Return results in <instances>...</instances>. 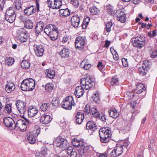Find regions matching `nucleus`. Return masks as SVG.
Returning a JSON list of instances; mask_svg holds the SVG:
<instances>
[{
	"label": "nucleus",
	"instance_id": "c03bdc74",
	"mask_svg": "<svg viewBox=\"0 0 157 157\" xmlns=\"http://www.w3.org/2000/svg\"><path fill=\"white\" fill-rule=\"evenodd\" d=\"M151 65V62L149 60H145L144 61L142 66L144 67V68L148 70Z\"/></svg>",
	"mask_w": 157,
	"mask_h": 157
},
{
	"label": "nucleus",
	"instance_id": "58836bf2",
	"mask_svg": "<svg viewBox=\"0 0 157 157\" xmlns=\"http://www.w3.org/2000/svg\"><path fill=\"white\" fill-rule=\"evenodd\" d=\"M16 32V38H18L19 36H20L21 37H23L24 36H27L26 33L24 31H23V30L22 29L17 30Z\"/></svg>",
	"mask_w": 157,
	"mask_h": 157
},
{
	"label": "nucleus",
	"instance_id": "9d476101",
	"mask_svg": "<svg viewBox=\"0 0 157 157\" xmlns=\"http://www.w3.org/2000/svg\"><path fill=\"white\" fill-rule=\"evenodd\" d=\"M117 17V20L121 22L124 23L126 21V16L123 11V9L117 10L116 13Z\"/></svg>",
	"mask_w": 157,
	"mask_h": 157
},
{
	"label": "nucleus",
	"instance_id": "13d9d810",
	"mask_svg": "<svg viewBox=\"0 0 157 157\" xmlns=\"http://www.w3.org/2000/svg\"><path fill=\"white\" fill-rule=\"evenodd\" d=\"M91 108L90 106H89L87 104L86 105L84 108V111L85 113H86L87 114L90 113Z\"/></svg>",
	"mask_w": 157,
	"mask_h": 157
},
{
	"label": "nucleus",
	"instance_id": "f8f14e48",
	"mask_svg": "<svg viewBox=\"0 0 157 157\" xmlns=\"http://www.w3.org/2000/svg\"><path fill=\"white\" fill-rule=\"evenodd\" d=\"M123 151V148L122 146H116L111 152V155L113 157L118 156L121 155Z\"/></svg>",
	"mask_w": 157,
	"mask_h": 157
},
{
	"label": "nucleus",
	"instance_id": "5701e85b",
	"mask_svg": "<svg viewBox=\"0 0 157 157\" xmlns=\"http://www.w3.org/2000/svg\"><path fill=\"white\" fill-rule=\"evenodd\" d=\"M84 119V114L80 112H77L75 117L76 123L81 124Z\"/></svg>",
	"mask_w": 157,
	"mask_h": 157
},
{
	"label": "nucleus",
	"instance_id": "423d86ee",
	"mask_svg": "<svg viewBox=\"0 0 157 157\" xmlns=\"http://www.w3.org/2000/svg\"><path fill=\"white\" fill-rule=\"evenodd\" d=\"M26 103L22 101L17 100L15 103L17 110L21 114L24 115L27 113L28 108L26 106Z\"/></svg>",
	"mask_w": 157,
	"mask_h": 157
},
{
	"label": "nucleus",
	"instance_id": "864d4df0",
	"mask_svg": "<svg viewBox=\"0 0 157 157\" xmlns=\"http://www.w3.org/2000/svg\"><path fill=\"white\" fill-rule=\"evenodd\" d=\"M83 63V61L80 64V65L83 68V69L85 70H88L90 68V67L91 66V65L90 64H84L83 66H82V63Z\"/></svg>",
	"mask_w": 157,
	"mask_h": 157
},
{
	"label": "nucleus",
	"instance_id": "79ce46f5",
	"mask_svg": "<svg viewBox=\"0 0 157 157\" xmlns=\"http://www.w3.org/2000/svg\"><path fill=\"white\" fill-rule=\"evenodd\" d=\"M62 5V0H55V9H59Z\"/></svg>",
	"mask_w": 157,
	"mask_h": 157
},
{
	"label": "nucleus",
	"instance_id": "f3484780",
	"mask_svg": "<svg viewBox=\"0 0 157 157\" xmlns=\"http://www.w3.org/2000/svg\"><path fill=\"white\" fill-rule=\"evenodd\" d=\"M44 27V24L42 21L38 22L35 29V32L38 35L42 31Z\"/></svg>",
	"mask_w": 157,
	"mask_h": 157
},
{
	"label": "nucleus",
	"instance_id": "603ef678",
	"mask_svg": "<svg viewBox=\"0 0 157 157\" xmlns=\"http://www.w3.org/2000/svg\"><path fill=\"white\" fill-rule=\"evenodd\" d=\"M126 95L128 99H132L134 96V93L132 91H128L127 92Z\"/></svg>",
	"mask_w": 157,
	"mask_h": 157
},
{
	"label": "nucleus",
	"instance_id": "dca6fc26",
	"mask_svg": "<svg viewBox=\"0 0 157 157\" xmlns=\"http://www.w3.org/2000/svg\"><path fill=\"white\" fill-rule=\"evenodd\" d=\"M52 119V118L49 115L43 114L40 119V122L42 124H47L50 123Z\"/></svg>",
	"mask_w": 157,
	"mask_h": 157
},
{
	"label": "nucleus",
	"instance_id": "20e7f679",
	"mask_svg": "<svg viewBox=\"0 0 157 157\" xmlns=\"http://www.w3.org/2000/svg\"><path fill=\"white\" fill-rule=\"evenodd\" d=\"M95 79L92 78L88 77L82 78L80 80L81 84L84 86V88L88 90L94 85Z\"/></svg>",
	"mask_w": 157,
	"mask_h": 157
},
{
	"label": "nucleus",
	"instance_id": "f257e3e1",
	"mask_svg": "<svg viewBox=\"0 0 157 157\" xmlns=\"http://www.w3.org/2000/svg\"><path fill=\"white\" fill-rule=\"evenodd\" d=\"M35 82L34 79L28 78L24 79L21 82V89L24 91L32 90L35 88Z\"/></svg>",
	"mask_w": 157,
	"mask_h": 157
},
{
	"label": "nucleus",
	"instance_id": "7c9ffc66",
	"mask_svg": "<svg viewBox=\"0 0 157 157\" xmlns=\"http://www.w3.org/2000/svg\"><path fill=\"white\" fill-rule=\"evenodd\" d=\"M27 138L30 143L34 144L36 142L35 136L31 133L29 132L28 134Z\"/></svg>",
	"mask_w": 157,
	"mask_h": 157
},
{
	"label": "nucleus",
	"instance_id": "5fc2aeb1",
	"mask_svg": "<svg viewBox=\"0 0 157 157\" xmlns=\"http://www.w3.org/2000/svg\"><path fill=\"white\" fill-rule=\"evenodd\" d=\"M47 151V148L45 146H44L41 147V153H40L44 155L46 154Z\"/></svg>",
	"mask_w": 157,
	"mask_h": 157
},
{
	"label": "nucleus",
	"instance_id": "2f4dec72",
	"mask_svg": "<svg viewBox=\"0 0 157 157\" xmlns=\"http://www.w3.org/2000/svg\"><path fill=\"white\" fill-rule=\"evenodd\" d=\"M14 59L10 57H6L5 61V64L8 66L12 65L14 62Z\"/></svg>",
	"mask_w": 157,
	"mask_h": 157
},
{
	"label": "nucleus",
	"instance_id": "ddd939ff",
	"mask_svg": "<svg viewBox=\"0 0 157 157\" xmlns=\"http://www.w3.org/2000/svg\"><path fill=\"white\" fill-rule=\"evenodd\" d=\"M57 30H58L57 28L55 25L49 24L46 26L44 29V32L48 36Z\"/></svg>",
	"mask_w": 157,
	"mask_h": 157
},
{
	"label": "nucleus",
	"instance_id": "e433bc0d",
	"mask_svg": "<svg viewBox=\"0 0 157 157\" xmlns=\"http://www.w3.org/2000/svg\"><path fill=\"white\" fill-rule=\"evenodd\" d=\"M45 90L48 92H50L53 89L54 85L52 83H48L44 86Z\"/></svg>",
	"mask_w": 157,
	"mask_h": 157
},
{
	"label": "nucleus",
	"instance_id": "680f3d73",
	"mask_svg": "<svg viewBox=\"0 0 157 157\" xmlns=\"http://www.w3.org/2000/svg\"><path fill=\"white\" fill-rule=\"evenodd\" d=\"M118 81V78L116 77H113L112 78L110 82L111 85H113L115 83H117Z\"/></svg>",
	"mask_w": 157,
	"mask_h": 157
},
{
	"label": "nucleus",
	"instance_id": "393cba45",
	"mask_svg": "<svg viewBox=\"0 0 157 157\" xmlns=\"http://www.w3.org/2000/svg\"><path fill=\"white\" fill-rule=\"evenodd\" d=\"M27 113L29 117H32L34 116L38 113V110L36 108L33 107L29 108L27 109Z\"/></svg>",
	"mask_w": 157,
	"mask_h": 157
},
{
	"label": "nucleus",
	"instance_id": "a19ab883",
	"mask_svg": "<svg viewBox=\"0 0 157 157\" xmlns=\"http://www.w3.org/2000/svg\"><path fill=\"white\" fill-rule=\"evenodd\" d=\"M58 30L55 31L53 33L49 34L48 36H49V38L53 40H56L58 38Z\"/></svg>",
	"mask_w": 157,
	"mask_h": 157
},
{
	"label": "nucleus",
	"instance_id": "3c124183",
	"mask_svg": "<svg viewBox=\"0 0 157 157\" xmlns=\"http://www.w3.org/2000/svg\"><path fill=\"white\" fill-rule=\"evenodd\" d=\"M100 138L101 142L102 143H108L110 140V139L109 138L103 137V136L102 137L101 136H100Z\"/></svg>",
	"mask_w": 157,
	"mask_h": 157
},
{
	"label": "nucleus",
	"instance_id": "f704fd0d",
	"mask_svg": "<svg viewBox=\"0 0 157 157\" xmlns=\"http://www.w3.org/2000/svg\"><path fill=\"white\" fill-rule=\"evenodd\" d=\"M4 109L5 112L8 113H10L12 111V104L10 103H6Z\"/></svg>",
	"mask_w": 157,
	"mask_h": 157
},
{
	"label": "nucleus",
	"instance_id": "f03ea898",
	"mask_svg": "<svg viewBox=\"0 0 157 157\" xmlns=\"http://www.w3.org/2000/svg\"><path fill=\"white\" fill-rule=\"evenodd\" d=\"M132 44L134 47L141 48L145 44V37L141 35H135L132 38Z\"/></svg>",
	"mask_w": 157,
	"mask_h": 157
},
{
	"label": "nucleus",
	"instance_id": "473e14b6",
	"mask_svg": "<svg viewBox=\"0 0 157 157\" xmlns=\"http://www.w3.org/2000/svg\"><path fill=\"white\" fill-rule=\"evenodd\" d=\"M69 144L68 141L64 138L59 148L62 149V150H64L67 149L69 146Z\"/></svg>",
	"mask_w": 157,
	"mask_h": 157
},
{
	"label": "nucleus",
	"instance_id": "cd10ccee",
	"mask_svg": "<svg viewBox=\"0 0 157 157\" xmlns=\"http://www.w3.org/2000/svg\"><path fill=\"white\" fill-rule=\"evenodd\" d=\"M70 12L68 8L61 9L59 10V14L61 16L67 17L70 15Z\"/></svg>",
	"mask_w": 157,
	"mask_h": 157
},
{
	"label": "nucleus",
	"instance_id": "6e6552de",
	"mask_svg": "<svg viewBox=\"0 0 157 157\" xmlns=\"http://www.w3.org/2000/svg\"><path fill=\"white\" fill-rule=\"evenodd\" d=\"M85 38L83 36H78L75 40V46L76 48L81 49L83 48L85 42Z\"/></svg>",
	"mask_w": 157,
	"mask_h": 157
},
{
	"label": "nucleus",
	"instance_id": "de8ad7c7",
	"mask_svg": "<svg viewBox=\"0 0 157 157\" xmlns=\"http://www.w3.org/2000/svg\"><path fill=\"white\" fill-rule=\"evenodd\" d=\"M113 25V23L109 21L105 25V30L107 32H109L111 30V27Z\"/></svg>",
	"mask_w": 157,
	"mask_h": 157
},
{
	"label": "nucleus",
	"instance_id": "c756f323",
	"mask_svg": "<svg viewBox=\"0 0 157 157\" xmlns=\"http://www.w3.org/2000/svg\"><path fill=\"white\" fill-rule=\"evenodd\" d=\"M90 113L96 117H100L99 113L98 112L96 108L95 107L91 108Z\"/></svg>",
	"mask_w": 157,
	"mask_h": 157
},
{
	"label": "nucleus",
	"instance_id": "a18cd8bd",
	"mask_svg": "<svg viewBox=\"0 0 157 157\" xmlns=\"http://www.w3.org/2000/svg\"><path fill=\"white\" fill-rule=\"evenodd\" d=\"M55 0H47V2L49 7L53 9H55Z\"/></svg>",
	"mask_w": 157,
	"mask_h": 157
},
{
	"label": "nucleus",
	"instance_id": "774afa93",
	"mask_svg": "<svg viewBox=\"0 0 157 157\" xmlns=\"http://www.w3.org/2000/svg\"><path fill=\"white\" fill-rule=\"evenodd\" d=\"M70 155L71 157H76L77 155V153L75 151H73L70 154Z\"/></svg>",
	"mask_w": 157,
	"mask_h": 157
},
{
	"label": "nucleus",
	"instance_id": "8fccbe9b",
	"mask_svg": "<svg viewBox=\"0 0 157 157\" xmlns=\"http://www.w3.org/2000/svg\"><path fill=\"white\" fill-rule=\"evenodd\" d=\"M52 105L56 107L59 106V101L56 98H54L52 100Z\"/></svg>",
	"mask_w": 157,
	"mask_h": 157
},
{
	"label": "nucleus",
	"instance_id": "0e129e2a",
	"mask_svg": "<svg viewBox=\"0 0 157 157\" xmlns=\"http://www.w3.org/2000/svg\"><path fill=\"white\" fill-rule=\"evenodd\" d=\"M67 153L68 155H70V154L73 151V147L71 146H68L67 148Z\"/></svg>",
	"mask_w": 157,
	"mask_h": 157
},
{
	"label": "nucleus",
	"instance_id": "2eb2a0df",
	"mask_svg": "<svg viewBox=\"0 0 157 157\" xmlns=\"http://www.w3.org/2000/svg\"><path fill=\"white\" fill-rule=\"evenodd\" d=\"M35 6L33 5L28 6L24 10L23 12L26 15H31L36 11Z\"/></svg>",
	"mask_w": 157,
	"mask_h": 157
},
{
	"label": "nucleus",
	"instance_id": "49530a36",
	"mask_svg": "<svg viewBox=\"0 0 157 157\" xmlns=\"http://www.w3.org/2000/svg\"><path fill=\"white\" fill-rule=\"evenodd\" d=\"M89 10L91 14L93 15L96 14L98 13V10L95 6H93L90 8Z\"/></svg>",
	"mask_w": 157,
	"mask_h": 157
},
{
	"label": "nucleus",
	"instance_id": "b1692460",
	"mask_svg": "<svg viewBox=\"0 0 157 157\" xmlns=\"http://www.w3.org/2000/svg\"><path fill=\"white\" fill-rule=\"evenodd\" d=\"M59 54L62 58H65L69 56L70 52L68 49L64 48L60 51Z\"/></svg>",
	"mask_w": 157,
	"mask_h": 157
},
{
	"label": "nucleus",
	"instance_id": "6e6d98bb",
	"mask_svg": "<svg viewBox=\"0 0 157 157\" xmlns=\"http://www.w3.org/2000/svg\"><path fill=\"white\" fill-rule=\"evenodd\" d=\"M123 66L126 67L128 65V63L127 62V59L125 58H122L121 59Z\"/></svg>",
	"mask_w": 157,
	"mask_h": 157
},
{
	"label": "nucleus",
	"instance_id": "4d7b16f0",
	"mask_svg": "<svg viewBox=\"0 0 157 157\" xmlns=\"http://www.w3.org/2000/svg\"><path fill=\"white\" fill-rule=\"evenodd\" d=\"M71 3L75 8L78 7L79 5V1L78 0H71Z\"/></svg>",
	"mask_w": 157,
	"mask_h": 157
},
{
	"label": "nucleus",
	"instance_id": "7ed1b4c3",
	"mask_svg": "<svg viewBox=\"0 0 157 157\" xmlns=\"http://www.w3.org/2000/svg\"><path fill=\"white\" fill-rule=\"evenodd\" d=\"M61 105L63 108L66 109L71 110L72 106L75 105L73 97L71 96L67 97L61 103Z\"/></svg>",
	"mask_w": 157,
	"mask_h": 157
},
{
	"label": "nucleus",
	"instance_id": "bb28decb",
	"mask_svg": "<svg viewBox=\"0 0 157 157\" xmlns=\"http://www.w3.org/2000/svg\"><path fill=\"white\" fill-rule=\"evenodd\" d=\"M108 112L110 117L113 118H117L119 115L117 110L114 108L110 109Z\"/></svg>",
	"mask_w": 157,
	"mask_h": 157
},
{
	"label": "nucleus",
	"instance_id": "9b49d317",
	"mask_svg": "<svg viewBox=\"0 0 157 157\" xmlns=\"http://www.w3.org/2000/svg\"><path fill=\"white\" fill-rule=\"evenodd\" d=\"M109 129L108 127L100 129L99 131V136H102V137L103 136L110 139L111 132L109 130Z\"/></svg>",
	"mask_w": 157,
	"mask_h": 157
},
{
	"label": "nucleus",
	"instance_id": "09e8293b",
	"mask_svg": "<svg viewBox=\"0 0 157 157\" xmlns=\"http://www.w3.org/2000/svg\"><path fill=\"white\" fill-rule=\"evenodd\" d=\"M50 106V104L48 103L42 104L41 105L40 108L43 111H46L48 107Z\"/></svg>",
	"mask_w": 157,
	"mask_h": 157
},
{
	"label": "nucleus",
	"instance_id": "0eeeda50",
	"mask_svg": "<svg viewBox=\"0 0 157 157\" xmlns=\"http://www.w3.org/2000/svg\"><path fill=\"white\" fill-rule=\"evenodd\" d=\"M33 50L35 55L38 57H40L43 55L44 51L43 45L34 44L33 46Z\"/></svg>",
	"mask_w": 157,
	"mask_h": 157
},
{
	"label": "nucleus",
	"instance_id": "1a4fd4ad",
	"mask_svg": "<svg viewBox=\"0 0 157 157\" xmlns=\"http://www.w3.org/2000/svg\"><path fill=\"white\" fill-rule=\"evenodd\" d=\"M16 127L19 128L21 131H25L26 128L25 122L22 119L18 120L16 123L14 122V127H13V128H15Z\"/></svg>",
	"mask_w": 157,
	"mask_h": 157
},
{
	"label": "nucleus",
	"instance_id": "4be33fe9",
	"mask_svg": "<svg viewBox=\"0 0 157 157\" xmlns=\"http://www.w3.org/2000/svg\"><path fill=\"white\" fill-rule=\"evenodd\" d=\"M146 88L144 85L143 84L140 83L137 84L135 92L137 94H140L144 92L145 94H146Z\"/></svg>",
	"mask_w": 157,
	"mask_h": 157
},
{
	"label": "nucleus",
	"instance_id": "c85d7f7f",
	"mask_svg": "<svg viewBox=\"0 0 157 157\" xmlns=\"http://www.w3.org/2000/svg\"><path fill=\"white\" fill-rule=\"evenodd\" d=\"M45 74L50 78H53L55 76V71L51 69H48L46 70Z\"/></svg>",
	"mask_w": 157,
	"mask_h": 157
},
{
	"label": "nucleus",
	"instance_id": "69168bd1",
	"mask_svg": "<svg viewBox=\"0 0 157 157\" xmlns=\"http://www.w3.org/2000/svg\"><path fill=\"white\" fill-rule=\"evenodd\" d=\"M157 56V50L153 51L150 54V57L152 58H155Z\"/></svg>",
	"mask_w": 157,
	"mask_h": 157
},
{
	"label": "nucleus",
	"instance_id": "412c9836",
	"mask_svg": "<svg viewBox=\"0 0 157 157\" xmlns=\"http://www.w3.org/2000/svg\"><path fill=\"white\" fill-rule=\"evenodd\" d=\"M15 88V86L13 83L10 82H7V84L5 87V90L7 92L10 93L13 91Z\"/></svg>",
	"mask_w": 157,
	"mask_h": 157
},
{
	"label": "nucleus",
	"instance_id": "72a5a7b5",
	"mask_svg": "<svg viewBox=\"0 0 157 157\" xmlns=\"http://www.w3.org/2000/svg\"><path fill=\"white\" fill-rule=\"evenodd\" d=\"M25 27L28 29H31L33 28V24L30 20L28 19L25 22Z\"/></svg>",
	"mask_w": 157,
	"mask_h": 157
},
{
	"label": "nucleus",
	"instance_id": "bf43d9fd",
	"mask_svg": "<svg viewBox=\"0 0 157 157\" xmlns=\"http://www.w3.org/2000/svg\"><path fill=\"white\" fill-rule=\"evenodd\" d=\"M17 40H19L20 42H24L27 41V36H23V37H21L20 36H19L18 38H16Z\"/></svg>",
	"mask_w": 157,
	"mask_h": 157
},
{
	"label": "nucleus",
	"instance_id": "ea45409f",
	"mask_svg": "<svg viewBox=\"0 0 157 157\" xmlns=\"http://www.w3.org/2000/svg\"><path fill=\"white\" fill-rule=\"evenodd\" d=\"M30 66V63L27 60H23L21 63V67L23 69L29 68Z\"/></svg>",
	"mask_w": 157,
	"mask_h": 157
},
{
	"label": "nucleus",
	"instance_id": "4468645a",
	"mask_svg": "<svg viewBox=\"0 0 157 157\" xmlns=\"http://www.w3.org/2000/svg\"><path fill=\"white\" fill-rule=\"evenodd\" d=\"M80 21V17L77 15H74L71 19V25L75 28L78 27Z\"/></svg>",
	"mask_w": 157,
	"mask_h": 157
},
{
	"label": "nucleus",
	"instance_id": "37998d69",
	"mask_svg": "<svg viewBox=\"0 0 157 157\" xmlns=\"http://www.w3.org/2000/svg\"><path fill=\"white\" fill-rule=\"evenodd\" d=\"M16 9L18 10L21 9V1L20 0H15L14 2Z\"/></svg>",
	"mask_w": 157,
	"mask_h": 157
},
{
	"label": "nucleus",
	"instance_id": "aec40b11",
	"mask_svg": "<svg viewBox=\"0 0 157 157\" xmlns=\"http://www.w3.org/2000/svg\"><path fill=\"white\" fill-rule=\"evenodd\" d=\"M97 126L94 121H90L87 122L86 128L87 129L90 130L91 131H94L97 129Z\"/></svg>",
	"mask_w": 157,
	"mask_h": 157
},
{
	"label": "nucleus",
	"instance_id": "a211bd4d",
	"mask_svg": "<svg viewBox=\"0 0 157 157\" xmlns=\"http://www.w3.org/2000/svg\"><path fill=\"white\" fill-rule=\"evenodd\" d=\"M4 123L7 127H12L14 124L15 121L11 117H6L3 119Z\"/></svg>",
	"mask_w": 157,
	"mask_h": 157
},
{
	"label": "nucleus",
	"instance_id": "338daca9",
	"mask_svg": "<svg viewBox=\"0 0 157 157\" xmlns=\"http://www.w3.org/2000/svg\"><path fill=\"white\" fill-rule=\"evenodd\" d=\"M97 67L100 71L102 70V69L103 67V65L102 64V63L101 62H99L98 64L97 65Z\"/></svg>",
	"mask_w": 157,
	"mask_h": 157
},
{
	"label": "nucleus",
	"instance_id": "4c0bfd02",
	"mask_svg": "<svg viewBox=\"0 0 157 157\" xmlns=\"http://www.w3.org/2000/svg\"><path fill=\"white\" fill-rule=\"evenodd\" d=\"M106 11L110 15L114 16L115 14V10L111 6L109 5L106 6Z\"/></svg>",
	"mask_w": 157,
	"mask_h": 157
},
{
	"label": "nucleus",
	"instance_id": "052dcab7",
	"mask_svg": "<svg viewBox=\"0 0 157 157\" xmlns=\"http://www.w3.org/2000/svg\"><path fill=\"white\" fill-rule=\"evenodd\" d=\"M6 2V0H0V11L3 10Z\"/></svg>",
	"mask_w": 157,
	"mask_h": 157
},
{
	"label": "nucleus",
	"instance_id": "a878e982",
	"mask_svg": "<svg viewBox=\"0 0 157 157\" xmlns=\"http://www.w3.org/2000/svg\"><path fill=\"white\" fill-rule=\"evenodd\" d=\"M63 138H62L60 136H58L53 141V144L54 146L59 147L62 143V141L63 140Z\"/></svg>",
	"mask_w": 157,
	"mask_h": 157
},
{
	"label": "nucleus",
	"instance_id": "6ab92c4d",
	"mask_svg": "<svg viewBox=\"0 0 157 157\" xmlns=\"http://www.w3.org/2000/svg\"><path fill=\"white\" fill-rule=\"evenodd\" d=\"M84 87L78 86L76 87L74 94L77 98H79L84 94Z\"/></svg>",
	"mask_w": 157,
	"mask_h": 157
},
{
	"label": "nucleus",
	"instance_id": "39448f33",
	"mask_svg": "<svg viewBox=\"0 0 157 157\" xmlns=\"http://www.w3.org/2000/svg\"><path fill=\"white\" fill-rule=\"evenodd\" d=\"M16 17L15 12L13 10V8L11 7H10L6 12L5 19L7 21L11 23L14 21Z\"/></svg>",
	"mask_w": 157,
	"mask_h": 157
},
{
	"label": "nucleus",
	"instance_id": "c9c22d12",
	"mask_svg": "<svg viewBox=\"0 0 157 157\" xmlns=\"http://www.w3.org/2000/svg\"><path fill=\"white\" fill-rule=\"evenodd\" d=\"M148 70L144 68V67L142 66L140 67L138 70V71L140 75L142 76H145L147 73Z\"/></svg>",
	"mask_w": 157,
	"mask_h": 157
},
{
	"label": "nucleus",
	"instance_id": "e2e57ef3",
	"mask_svg": "<svg viewBox=\"0 0 157 157\" xmlns=\"http://www.w3.org/2000/svg\"><path fill=\"white\" fill-rule=\"evenodd\" d=\"M148 35L150 37H153L156 35V32L155 30H153L151 32H149Z\"/></svg>",
	"mask_w": 157,
	"mask_h": 157
}]
</instances>
